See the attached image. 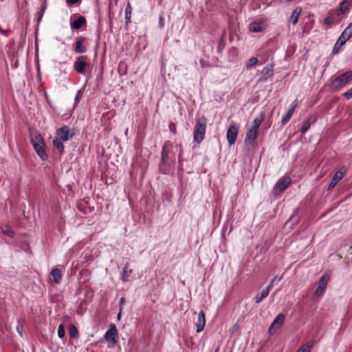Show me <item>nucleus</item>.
<instances>
[{
    "instance_id": "nucleus-1",
    "label": "nucleus",
    "mask_w": 352,
    "mask_h": 352,
    "mask_svg": "<svg viewBox=\"0 0 352 352\" xmlns=\"http://www.w3.org/2000/svg\"><path fill=\"white\" fill-rule=\"evenodd\" d=\"M75 135L74 129H70L67 125H63L56 131V133L52 140L53 147L58 151L59 155H62L65 153V146L63 142L71 140Z\"/></svg>"
},
{
    "instance_id": "nucleus-2",
    "label": "nucleus",
    "mask_w": 352,
    "mask_h": 352,
    "mask_svg": "<svg viewBox=\"0 0 352 352\" xmlns=\"http://www.w3.org/2000/svg\"><path fill=\"white\" fill-rule=\"evenodd\" d=\"M173 144L171 141L166 140L164 142L162 148L161 162L159 164V170L163 174H168L171 165L175 162V154L173 151Z\"/></svg>"
},
{
    "instance_id": "nucleus-3",
    "label": "nucleus",
    "mask_w": 352,
    "mask_h": 352,
    "mask_svg": "<svg viewBox=\"0 0 352 352\" xmlns=\"http://www.w3.org/2000/svg\"><path fill=\"white\" fill-rule=\"evenodd\" d=\"M30 142L38 155L43 160H47L48 155L46 152V144L43 136L38 131L30 132Z\"/></svg>"
},
{
    "instance_id": "nucleus-4",
    "label": "nucleus",
    "mask_w": 352,
    "mask_h": 352,
    "mask_svg": "<svg viewBox=\"0 0 352 352\" xmlns=\"http://www.w3.org/2000/svg\"><path fill=\"white\" fill-rule=\"evenodd\" d=\"M207 119L205 116L197 118L193 131V140L200 144L205 138L206 131Z\"/></svg>"
},
{
    "instance_id": "nucleus-5",
    "label": "nucleus",
    "mask_w": 352,
    "mask_h": 352,
    "mask_svg": "<svg viewBox=\"0 0 352 352\" xmlns=\"http://www.w3.org/2000/svg\"><path fill=\"white\" fill-rule=\"evenodd\" d=\"M352 80V71H347L336 76L331 82V88L336 91L340 90Z\"/></svg>"
},
{
    "instance_id": "nucleus-6",
    "label": "nucleus",
    "mask_w": 352,
    "mask_h": 352,
    "mask_svg": "<svg viewBox=\"0 0 352 352\" xmlns=\"http://www.w3.org/2000/svg\"><path fill=\"white\" fill-rule=\"evenodd\" d=\"M89 67V59L87 56H79L76 57L74 63L73 68L79 74L85 75L87 69Z\"/></svg>"
},
{
    "instance_id": "nucleus-7",
    "label": "nucleus",
    "mask_w": 352,
    "mask_h": 352,
    "mask_svg": "<svg viewBox=\"0 0 352 352\" xmlns=\"http://www.w3.org/2000/svg\"><path fill=\"white\" fill-rule=\"evenodd\" d=\"M118 332L115 324L111 323L104 334V339L109 342V346L113 347L118 343Z\"/></svg>"
},
{
    "instance_id": "nucleus-8",
    "label": "nucleus",
    "mask_w": 352,
    "mask_h": 352,
    "mask_svg": "<svg viewBox=\"0 0 352 352\" xmlns=\"http://www.w3.org/2000/svg\"><path fill=\"white\" fill-rule=\"evenodd\" d=\"M239 126L235 122H232L230 124L229 128L227 131L226 138L228 143L232 145L234 144L237 138L239 133Z\"/></svg>"
},
{
    "instance_id": "nucleus-9",
    "label": "nucleus",
    "mask_w": 352,
    "mask_h": 352,
    "mask_svg": "<svg viewBox=\"0 0 352 352\" xmlns=\"http://www.w3.org/2000/svg\"><path fill=\"white\" fill-rule=\"evenodd\" d=\"M292 179L289 177H281L278 179L273 189L274 195L282 193L290 185Z\"/></svg>"
},
{
    "instance_id": "nucleus-10",
    "label": "nucleus",
    "mask_w": 352,
    "mask_h": 352,
    "mask_svg": "<svg viewBox=\"0 0 352 352\" xmlns=\"http://www.w3.org/2000/svg\"><path fill=\"white\" fill-rule=\"evenodd\" d=\"M329 280V276L327 274H324L320 278L318 286L315 291V296L317 297H320L323 295L324 289Z\"/></svg>"
},
{
    "instance_id": "nucleus-11",
    "label": "nucleus",
    "mask_w": 352,
    "mask_h": 352,
    "mask_svg": "<svg viewBox=\"0 0 352 352\" xmlns=\"http://www.w3.org/2000/svg\"><path fill=\"white\" fill-rule=\"evenodd\" d=\"M285 321V316L283 314H279L269 328V333L274 334L280 327Z\"/></svg>"
},
{
    "instance_id": "nucleus-12",
    "label": "nucleus",
    "mask_w": 352,
    "mask_h": 352,
    "mask_svg": "<svg viewBox=\"0 0 352 352\" xmlns=\"http://www.w3.org/2000/svg\"><path fill=\"white\" fill-rule=\"evenodd\" d=\"M346 173V170L344 167L341 168L339 170H338L333 175L331 179L329 186L327 188V190H331L333 189L338 183L343 178L344 174Z\"/></svg>"
},
{
    "instance_id": "nucleus-13",
    "label": "nucleus",
    "mask_w": 352,
    "mask_h": 352,
    "mask_svg": "<svg viewBox=\"0 0 352 352\" xmlns=\"http://www.w3.org/2000/svg\"><path fill=\"white\" fill-rule=\"evenodd\" d=\"M87 38L84 36L78 37L74 45V52L76 54H84L87 52V48L85 45Z\"/></svg>"
},
{
    "instance_id": "nucleus-14",
    "label": "nucleus",
    "mask_w": 352,
    "mask_h": 352,
    "mask_svg": "<svg viewBox=\"0 0 352 352\" xmlns=\"http://www.w3.org/2000/svg\"><path fill=\"white\" fill-rule=\"evenodd\" d=\"M352 6V2L350 0H344L340 4L335 12L338 15H341L349 11Z\"/></svg>"
},
{
    "instance_id": "nucleus-15",
    "label": "nucleus",
    "mask_w": 352,
    "mask_h": 352,
    "mask_svg": "<svg viewBox=\"0 0 352 352\" xmlns=\"http://www.w3.org/2000/svg\"><path fill=\"white\" fill-rule=\"evenodd\" d=\"M206 325V315L204 311H201L198 314L197 321L196 322V331L199 333L202 331Z\"/></svg>"
},
{
    "instance_id": "nucleus-16",
    "label": "nucleus",
    "mask_w": 352,
    "mask_h": 352,
    "mask_svg": "<svg viewBox=\"0 0 352 352\" xmlns=\"http://www.w3.org/2000/svg\"><path fill=\"white\" fill-rule=\"evenodd\" d=\"M133 272L132 269L129 268V263H126L122 270L121 274V280L122 282H130L131 280V276Z\"/></svg>"
},
{
    "instance_id": "nucleus-17",
    "label": "nucleus",
    "mask_w": 352,
    "mask_h": 352,
    "mask_svg": "<svg viewBox=\"0 0 352 352\" xmlns=\"http://www.w3.org/2000/svg\"><path fill=\"white\" fill-rule=\"evenodd\" d=\"M86 23L87 20L85 17L83 16H80L72 23L71 27L72 29L79 30L82 26L85 25Z\"/></svg>"
},
{
    "instance_id": "nucleus-18",
    "label": "nucleus",
    "mask_w": 352,
    "mask_h": 352,
    "mask_svg": "<svg viewBox=\"0 0 352 352\" xmlns=\"http://www.w3.org/2000/svg\"><path fill=\"white\" fill-rule=\"evenodd\" d=\"M249 30L252 32H262L265 30V26L262 22L254 21L250 24Z\"/></svg>"
},
{
    "instance_id": "nucleus-19",
    "label": "nucleus",
    "mask_w": 352,
    "mask_h": 352,
    "mask_svg": "<svg viewBox=\"0 0 352 352\" xmlns=\"http://www.w3.org/2000/svg\"><path fill=\"white\" fill-rule=\"evenodd\" d=\"M274 74V69L272 65L265 66L262 70L261 79L266 80L268 78L272 77Z\"/></svg>"
},
{
    "instance_id": "nucleus-20",
    "label": "nucleus",
    "mask_w": 352,
    "mask_h": 352,
    "mask_svg": "<svg viewBox=\"0 0 352 352\" xmlns=\"http://www.w3.org/2000/svg\"><path fill=\"white\" fill-rule=\"evenodd\" d=\"M351 36L352 32L346 28L338 38V40L340 41L341 45H344L346 42L351 38Z\"/></svg>"
},
{
    "instance_id": "nucleus-21",
    "label": "nucleus",
    "mask_w": 352,
    "mask_h": 352,
    "mask_svg": "<svg viewBox=\"0 0 352 352\" xmlns=\"http://www.w3.org/2000/svg\"><path fill=\"white\" fill-rule=\"evenodd\" d=\"M302 8L300 6H298L292 13L289 21H291L294 25H296L298 21V19L302 13Z\"/></svg>"
},
{
    "instance_id": "nucleus-22",
    "label": "nucleus",
    "mask_w": 352,
    "mask_h": 352,
    "mask_svg": "<svg viewBox=\"0 0 352 352\" xmlns=\"http://www.w3.org/2000/svg\"><path fill=\"white\" fill-rule=\"evenodd\" d=\"M258 131V130L251 127L246 133L245 140L254 142L257 138Z\"/></svg>"
},
{
    "instance_id": "nucleus-23",
    "label": "nucleus",
    "mask_w": 352,
    "mask_h": 352,
    "mask_svg": "<svg viewBox=\"0 0 352 352\" xmlns=\"http://www.w3.org/2000/svg\"><path fill=\"white\" fill-rule=\"evenodd\" d=\"M265 118V113L262 112L259 114L258 117H256L252 122V126L255 129L258 130L261 123L263 122Z\"/></svg>"
},
{
    "instance_id": "nucleus-24",
    "label": "nucleus",
    "mask_w": 352,
    "mask_h": 352,
    "mask_svg": "<svg viewBox=\"0 0 352 352\" xmlns=\"http://www.w3.org/2000/svg\"><path fill=\"white\" fill-rule=\"evenodd\" d=\"M50 274L53 278V280L56 283H60V281L62 280V274H61L60 270L58 268L52 269Z\"/></svg>"
},
{
    "instance_id": "nucleus-25",
    "label": "nucleus",
    "mask_w": 352,
    "mask_h": 352,
    "mask_svg": "<svg viewBox=\"0 0 352 352\" xmlns=\"http://www.w3.org/2000/svg\"><path fill=\"white\" fill-rule=\"evenodd\" d=\"M270 293V290L268 289H265L261 292V294H258L256 296H255L254 301L256 304H259L263 300H264Z\"/></svg>"
},
{
    "instance_id": "nucleus-26",
    "label": "nucleus",
    "mask_w": 352,
    "mask_h": 352,
    "mask_svg": "<svg viewBox=\"0 0 352 352\" xmlns=\"http://www.w3.org/2000/svg\"><path fill=\"white\" fill-rule=\"evenodd\" d=\"M335 21V11L334 10H330L328 12V15L327 17L324 19L323 23L325 25H331Z\"/></svg>"
},
{
    "instance_id": "nucleus-27",
    "label": "nucleus",
    "mask_w": 352,
    "mask_h": 352,
    "mask_svg": "<svg viewBox=\"0 0 352 352\" xmlns=\"http://www.w3.org/2000/svg\"><path fill=\"white\" fill-rule=\"evenodd\" d=\"M131 12H132V8L131 6L130 3H128V4L125 8V23H126V25H128V24L131 22Z\"/></svg>"
},
{
    "instance_id": "nucleus-28",
    "label": "nucleus",
    "mask_w": 352,
    "mask_h": 352,
    "mask_svg": "<svg viewBox=\"0 0 352 352\" xmlns=\"http://www.w3.org/2000/svg\"><path fill=\"white\" fill-rule=\"evenodd\" d=\"M68 331L71 338H77L79 336L77 327L73 324L69 325Z\"/></svg>"
},
{
    "instance_id": "nucleus-29",
    "label": "nucleus",
    "mask_w": 352,
    "mask_h": 352,
    "mask_svg": "<svg viewBox=\"0 0 352 352\" xmlns=\"http://www.w3.org/2000/svg\"><path fill=\"white\" fill-rule=\"evenodd\" d=\"M128 67L124 62H120L118 64V72L120 76H124L127 74Z\"/></svg>"
},
{
    "instance_id": "nucleus-30",
    "label": "nucleus",
    "mask_w": 352,
    "mask_h": 352,
    "mask_svg": "<svg viewBox=\"0 0 352 352\" xmlns=\"http://www.w3.org/2000/svg\"><path fill=\"white\" fill-rule=\"evenodd\" d=\"M294 111H292V109H289L287 112L286 115L281 120V126H285L288 123L291 118L292 117Z\"/></svg>"
},
{
    "instance_id": "nucleus-31",
    "label": "nucleus",
    "mask_w": 352,
    "mask_h": 352,
    "mask_svg": "<svg viewBox=\"0 0 352 352\" xmlns=\"http://www.w3.org/2000/svg\"><path fill=\"white\" fill-rule=\"evenodd\" d=\"M1 230L3 234L7 235L11 238H13L15 236L14 231L8 226H4L2 227Z\"/></svg>"
},
{
    "instance_id": "nucleus-32",
    "label": "nucleus",
    "mask_w": 352,
    "mask_h": 352,
    "mask_svg": "<svg viewBox=\"0 0 352 352\" xmlns=\"http://www.w3.org/2000/svg\"><path fill=\"white\" fill-rule=\"evenodd\" d=\"M57 334L58 338H60V339H63L65 338V330L63 324H60L58 325Z\"/></svg>"
},
{
    "instance_id": "nucleus-33",
    "label": "nucleus",
    "mask_w": 352,
    "mask_h": 352,
    "mask_svg": "<svg viewBox=\"0 0 352 352\" xmlns=\"http://www.w3.org/2000/svg\"><path fill=\"white\" fill-rule=\"evenodd\" d=\"M313 344L311 343H307L302 346L296 352H310Z\"/></svg>"
},
{
    "instance_id": "nucleus-34",
    "label": "nucleus",
    "mask_w": 352,
    "mask_h": 352,
    "mask_svg": "<svg viewBox=\"0 0 352 352\" xmlns=\"http://www.w3.org/2000/svg\"><path fill=\"white\" fill-rule=\"evenodd\" d=\"M344 45H341L340 44V41L338 39L336 44L334 45V47L333 48V50H332V54H336L339 52L340 48L343 46Z\"/></svg>"
},
{
    "instance_id": "nucleus-35",
    "label": "nucleus",
    "mask_w": 352,
    "mask_h": 352,
    "mask_svg": "<svg viewBox=\"0 0 352 352\" xmlns=\"http://www.w3.org/2000/svg\"><path fill=\"white\" fill-rule=\"evenodd\" d=\"M257 63H258V58L256 57H252L248 60V62L246 63V67L248 68L251 67L255 65Z\"/></svg>"
},
{
    "instance_id": "nucleus-36",
    "label": "nucleus",
    "mask_w": 352,
    "mask_h": 352,
    "mask_svg": "<svg viewBox=\"0 0 352 352\" xmlns=\"http://www.w3.org/2000/svg\"><path fill=\"white\" fill-rule=\"evenodd\" d=\"M310 126H311L310 125V122H305L302 124V127H301V129L300 130V133L302 134H305L309 130V129L310 128Z\"/></svg>"
},
{
    "instance_id": "nucleus-37",
    "label": "nucleus",
    "mask_w": 352,
    "mask_h": 352,
    "mask_svg": "<svg viewBox=\"0 0 352 352\" xmlns=\"http://www.w3.org/2000/svg\"><path fill=\"white\" fill-rule=\"evenodd\" d=\"M342 96L347 100L351 99L352 98V87L348 91L344 92Z\"/></svg>"
},
{
    "instance_id": "nucleus-38",
    "label": "nucleus",
    "mask_w": 352,
    "mask_h": 352,
    "mask_svg": "<svg viewBox=\"0 0 352 352\" xmlns=\"http://www.w3.org/2000/svg\"><path fill=\"white\" fill-rule=\"evenodd\" d=\"M317 120V118L316 116H310L306 122H310V125L314 124Z\"/></svg>"
},
{
    "instance_id": "nucleus-39",
    "label": "nucleus",
    "mask_w": 352,
    "mask_h": 352,
    "mask_svg": "<svg viewBox=\"0 0 352 352\" xmlns=\"http://www.w3.org/2000/svg\"><path fill=\"white\" fill-rule=\"evenodd\" d=\"M277 278V276H275L270 283L269 285L266 287L267 289H268L270 291V289L272 288L274 284V282L275 280H276Z\"/></svg>"
},
{
    "instance_id": "nucleus-40",
    "label": "nucleus",
    "mask_w": 352,
    "mask_h": 352,
    "mask_svg": "<svg viewBox=\"0 0 352 352\" xmlns=\"http://www.w3.org/2000/svg\"><path fill=\"white\" fill-rule=\"evenodd\" d=\"M297 104H298V102H297V100H295L292 102V104H291V107L289 109H292V111H295V109L296 107H297Z\"/></svg>"
},
{
    "instance_id": "nucleus-41",
    "label": "nucleus",
    "mask_w": 352,
    "mask_h": 352,
    "mask_svg": "<svg viewBox=\"0 0 352 352\" xmlns=\"http://www.w3.org/2000/svg\"><path fill=\"white\" fill-rule=\"evenodd\" d=\"M80 0H66L68 4L74 5L78 3Z\"/></svg>"
},
{
    "instance_id": "nucleus-42",
    "label": "nucleus",
    "mask_w": 352,
    "mask_h": 352,
    "mask_svg": "<svg viewBox=\"0 0 352 352\" xmlns=\"http://www.w3.org/2000/svg\"><path fill=\"white\" fill-rule=\"evenodd\" d=\"M125 302H126L125 298L124 297L121 298L120 300V302H119L120 308H122V307L125 304Z\"/></svg>"
},
{
    "instance_id": "nucleus-43",
    "label": "nucleus",
    "mask_w": 352,
    "mask_h": 352,
    "mask_svg": "<svg viewBox=\"0 0 352 352\" xmlns=\"http://www.w3.org/2000/svg\"><path fill=\"white\" fill-rule=\"evenodd\" d=\"M170 131H173L174 133H175V127L174 126L173 124H170Z\"/></svg>"
},
{
    "instance_id": "nucleus-44",
    "label": "nucleus",
    "mask_w": 352,
    "mask_h": 352,
    "mask_svg": "<svg viewBox=\"0 0 352 352\" xmlns=\"http://www.w3.org/2000/svg\"><path fill=\"white\" fill-rule=\"evenodd\" d=\"M170 131H173L174 133H175V127L174 126L173 124H170Z\"/></svg>"
},
{
    "instance_id": "nucleus-45",
    "label": "nucleus",
    "mask_w": 352,
    "mask_h": 352,
    "mask_svg": "<svg viewBox=\"0 0 352 352\" xmlns=\"http://www.w3.org/2000/svg\"><path fill=\"white\" fill-rule=\"evenodd\" d=\"M280 3H288L292 1V0H278Z\"/></svg>"
},
{
    "instance_id": "nucleus-46",
    "label": "nucleus",
    "mask_w": 352,
    "mask_h": 352,
    "mask_svg": "<svg viewBox=\"0 0 352 352\" xmlns=\"http://www.w3.org/2000/svg\"><path fill=\"white\" fill-rule=\"evenodd\" d=\"M346 28L352 32V22Z\"/></svg>"
},
{
    "instance_id": "nucleus-47",
    "label": "nucleus",
    "mask_w": 352,
    "mask_h": 352,
    "mask_svg": "<svg viewBox=\"0 0 352 352\" xmlns=\"http://www.w3.org/2000/svg\"><path fill=\"white\" fill-rule=\"evenodd\" d=\"M122 309V308H120V312L118 314V320L120 318Z\"/></svg>"
},
{
    "instance_id": "nucleus-48",
    "label": "nucleus",
    "mask_w": 352,
    "mask_h": 352,
    "mask_svg": "<svg viewBox=\"0 0 352 352\" xmlns=\"http://www.w3.org/2000/svg\"><path fill=\"white\" fill-rule=\"evenodd\" d=\"M239 324L237 323H236L234 326H233V328L234 329H238L239 328Z\"/></svg>"
}]
</instances>
